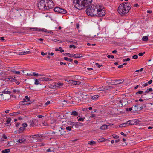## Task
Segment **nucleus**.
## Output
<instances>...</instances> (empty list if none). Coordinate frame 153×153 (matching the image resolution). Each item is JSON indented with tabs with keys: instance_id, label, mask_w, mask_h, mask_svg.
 <instances>
[{
	"instance_id": "obj_22",
	"label": "nucleus",
	"mask_w": 153,
	"mask_h": 153,
	"mask_svg": "<svg viewBox=\"0 0 153 153\" xmlns=\"http://www.w3.org/2000/svg\"><path fill=\"white\" fill-rule=\"evenodd\" d=\"M128 124V123H127V122L126 123H123L122 124H120L119 126V127H125L127 126V125Z\"/></svg>"
},
{
	"instance_id": "obj_60",
	"label": "nucleus",
	"mask_w": 153,
	"mask_h": 153,
	"mask_svg": "<svg viewBox=\"0 0 153 153\" xmlns=\"http://www.w3.org/2000/svg\"><path fill=\"white\" fill-rule=\"evenodd\" d=\"M59 49L61 53L64 51V50L63 49H62V48L61 47H59Z\"/></svg>"
},
{
	"instance_id": "obj_36",
	"label": "nucleus",
	"mask_w": 153,
	"mask_h": 153,
	"mask_svg": "<svg viewBox=\"0 0 153 153\" xmlns=\"http://www.w3.org/2000/svg\"><path fill=\"white\" fill-rule=\"evenodd\" d=\"M59 8L60 7H56L54 9V11L55 12H57L59 13Z\"/></svg>"
},
{
	"instance_id": "obj_20",
	"label": "nucleus",
	"mask_w": 153,
	"mask_h": 153,
	"mask_svg": "<svg viewBox=\"0 0 153 153\" xmlns=\"http://www.w3.org/2000/svg\"><path fill=\"white\" fill-rule=\"evenodd\" d=\"M123 81L124 80H123L119 79L116 80L115 81L116 83H114L113 84H115V85L119 84L122 83L123 82Z\"/></svg>"
},
{
	"instance_id": "obj_56",
	"label": "nucleus",
	"mask_w": 153,
	"mask_h": 153,
	"mask_svg": "<svg viewBox=\"0 0 153 153\" xmlns=\"http://www.w3.org/2000/svg\"><path fill=\"white\" fill-rule=\"evenodd\" d=\"M113 136V135H112ZM113 137L115 139H117L119 138V136L118 135H114V136H113Z\"/></svg>"
},
{
	"instance_id": "obj_61",
	"label": "nucleus",
	"mask_w": 153,
	"mask_h": 153,
	"mask_svg": "<svg viewBox=\"0 0 153 153\" xmlns=\"http://www.w3.org/2000/svg\"><path fill=\"white\" fill-rule=\"evenodd\" d=\"M1 80H0V88L4 85L3 84Z\"/></svg>"
},
{
	"instance_id": "obj_10",
	"label": "nucleus",
	"mask_w": 153,
	"mask_h": 153,
	"mask_svg": "<svg viewBox=\"0 0 153 153\" xmlns=\"http://www.w3.org/2000/svg\"><path fill=\"white\" fill-rule=\"evenodd\" d=\"M38 121V119H33L30 121V125L32 126H36Z\"/></svg>"
},
{
	"instance_id": "obj_49",
	"label": "nucleus",
	"mask_w": 153,
	"mask_h": 153,
	"mask_svg": "<svg viewBox=\"0 0 153 153\" xmlns=\"http://www.w3.org/2000/svg\"><path fill=\"white\" fill-rule=\"evenodd\" d=\"M51 40L54 41L55 42H61L62 41H60V40H56V39H51Z\"/></svg>"
},
{
	"instance_id": "obj_24",
	"label": "nucleus",
	"mask_w": 153,
	"mask_h": 153,
	"mask_svg": "<svg viewBox=\"0 0 153 153\" xmlns=\"http://www.w3.org/2000/svg\"><path fill=\"white\" fill-rule=\"evenodd\" d=\"M20 143H23L26 141V139L25 138H23L22 136H21L20 138Z\"/></svg>"
},
{
	"instance_id": "obj_40",
	"label": "nucleus",
	"mask_w": 153,
	"mask_h": 153,
	"mask_svg": "<svg viewBox=\"0 0 153 153\" xmlns=\"http://www.w3.org/2000/svg\"><path fill=\"white\" fill-rule=\"evenodd\" d=\"M123 100H120L119 101V104H118V106L119 107H122L123 105L122 104V102H123Z\"/></svg>"
},
{
	"instance_id": "obj_62",
	"label": "nucleus",
	"mask_w": 153,
	"mask_h": 153,
	"mask_svg": "<svg viewBox=\"0 0 153 153\" xmlns=\"http://www.w3.org/2000/svg\"><path fill=\"white\" fill-rule=\"evenodd\" d=\"M41 54L42 55H46L47 54V53H45L43 52H41Z\"/></svg>"
},
{
	"instance_id": "obj_46",
	"label": "nucleus",
	"mask_w": 153,
	"mask_h": 153,
	"mask_svg": "<svg viewBox=\"0 0 153 153\" xmlns=\"http://www.w3.org/2000/svg\"><path fill=\"white\" fill-rule=\"evenodd\" d=\"M143 93H144L143 91H138L137 92H136L135 94H137V95L138 94H141Z\"/></svg>"
},
{
	"instance_id": "obj_31",
	"label": "nucleus",
	"mask_w": 153,
	"mask_h": 153,
	"mask_svg": "<svg viewBox=\"0 0 153 153\" xmlns=\"http://www.w3.org/2000/svg\"><path fill=\"white\" fill-rule=\"evenodd\" d=\"M48 88H55L56 89V86L55 84L54 85L50 84L48 85Z\"/></svg>"
},
{
	"instance_id": "obj_30",
	"label": "nucleus",
	"mask_w": 153,
	"mask_h": 153,
	"mask_svg": "<svg viewBox=\"0 0 153 153\" xmlns=\"http://www.w3.org/2000/svg\"><path fill=\"white\" fill-rule=\"evenodd\" d=\"M88 144L91 145H93L94 144H95L96 143L95 141H88Z\"/></svg>"
},
{
	"instance_id": "obj_2",
	"label": "nucleus",
	"mask_w": 153,
	"mask_h": 153,
	"mask_svg": "<svg viewBox=\"0 0 153 153\" xmlns=\"http://www.w3.org/2000/svg\"><path fill=\"white\" fill-rule=\"evenodd\" d=\"M131 7V5L128 2L123 3L118 7L117 9L118 12L121 15H125L129 12Z\"/></svg>"
},
{
	"instance_id": "obj_53",
	"label": "nucleus",
	"mask_w": 153,
	"mask_h": 153,
	"mask_svg": "<svg viewBox=\"0 0 153 153\" xmlns=\"http://www.w3.org/2000/svg\"><path fill=\"white\" fill-rule=\"evenodd\" d=\"M130 59L129 58H127V59H125L123 60V61L124 62L125 61H128L130 60Z\"/></svg>"
},
{
	"instance_id": "obj_37",
	"label": "nucleus",
	"mask_w": 153,
	"mask_h": 153,
	"mask_svg": "<svg viewBox=\"0 0 153 153\" xmlns=\"http://www.w3.org/2000/svg\"><path fill=\"white\" fill-rule=\"evenodd\" d=\"M30 103H25V101H20L19 103V104L20 105H23L30 104Z\"/></svg>"
},
{
	"instance_id": "obj_13",
	"label": "nucleus",
	"mask_w": 153,
	"mask_h": 153,
	"mask_svg": "<svg viewBox=\"0 0 153 153\" xmlns=\"http://www.w3.org/2000/svg\"><path fill=\"white\" fill-rule=\"evenodd\" d=\"M42 137V135L40 134H36L32 136H30V137H32L33 139L36 138V140H41V139H39L38 137Z\"/></svg>"
},
{
	"instance_id": "obj_29",
	"label": "nucleus",
	"mask_w": 153,
	"mask_h": 153,
	"mask_svg": "<svg viewBox=\"0 0 153 153\" xmlns=\"http://www.w3.org/2000/svg\"><path fill=\"white\" fill-rule=\"evenodd\" d=\"M10 149H9L4 150L1 151L2 153H8L10 152Z\"/></svg>"
},
{
	"instance_id": "obj_25",
	"label": "nucleus",
	"mask_w": 153,
	"mask_h": 153,
	"mask_svg": "<svg viewBox=\"0 0 153 153\" xmlns=\"http://www.w3.org/2000/svg\"><path fill=\"white\" fill-rule=\"evenodd\" d=\"M152 91V89L151 88H149L148 89L144 92L145 95H146V94L149 93L150 92H151Z\"/></svg>"
},
{
	"instance_id": "obj_57",
	"label": "nucleus",
	"mask_w": 153,
	"mask_h": 153,
	"mask_svg": "<svg viewBox=\"0 0 153 153\" xmlns=\"http://www.w3.org/2000/svg\"><path fill=\"white\" fill-rule=\"evenodd\" d=\"M58 117H59L61 119H62L64 117V116L63 115V114H62L61 115H59Z\"/></svg>"
},
{
	"instance_id": "obj_11",
	"label": "nucleus",
	"mask_w": 153,
	"mask_h": 153,
	"mask_svg": "<svg viewBox=\"0 0 153 153\" xmlns=\"http://www.w3.org/2000/svg\"><path fill=\"white\" fill-rule=\"evenodd\" d=\"M54 6V4L53 1L51 0H48V9L53 8Z\"/></svg>"
},
{
	"instance_id": "obj_63",
	"label": "nucleus",
	"mask_w": 153,
	"mask_h": 153,
	"mask_svg": "<svg viewBox=\"0 0 153 153\" xmlns=\"http://www.w3.org/2000/svg\"><path fill=\"white\" fill-rule=\"evenodd\" d=\"M145 52H144L143 53H139L138 55L139 56H142L145 53Z\"/></svg>"
},
{
	"instance_id": "obj_1",
	"label": "nucleus",
	"mask_w": 153,
	"mask_h": 153,
	"mask_svg": "<svg viewBox=\"0 0 153 153\" xmlns=\"http://www.w3.org/2000/svg\"><path fill=\"white\" fill-rule=\"evenodd\" d=\"M92 1V0H74L73 3L76 8L81 10L87 7Z\"/></svg>"
},
{
	"instance_id": "obj_41",
	"label": "nucleus",
	"mask_w": 153,
	"mask_h": 153,
	"mask_svg": "<svg viewBox=\"0 0 153 153\" xmlns=\"http://www.w3.org/2000/svg\"><path fill=\"white\" fill-rule=\"evenodd\" d=\"M105 141V139L104 138H101L100 139H99L98 140V141L99 142H104Z\"/></svg>"
},
{
	"instance_id": "obj_8",
	"label": "nucleus",
	"mask_w": 153,
	"mask_h": 153,
	"mask_svg": "<svg viewBox=\"0 0 153 153\" xmlns=\"http://www.w3.org/2000/svg\"><path fill=\"white\" fill-rule=\"evenodd\" d=\"M140 121L138 120H132L127 121L128 123V124L129 125H137L139 123Z\"/></svg>"
},
{
	"instance_id": "obj_26",
	"label": "nucleus",
	"mask_w": 153,
	"mask_h": 153,
	"mask_svg": "<svg viewBox=\"0 0 153 153\" xmlns=\"http://www.w3.org/2000/svg\"><path fill=\"white\" fill-rule=\"evenodd\" d=\"M19 114V112H16L10 113L9 115L10 116L17 115Z\"/></svg>"
},
{
	"instance_id": "obj_45",
	"label": "nucleus",
	"mask_w": 153,
	"mask_h": 153,
	"mask_svg": "<svg viewBox=\"0 0 153 153\" xmlns=\"http://www.w3.org/2000/svg\"><path fill=\"white\" fill-rule=\"evenodd\" d=\"M97 90L98 91H104L103 87H102L99 88L97 89Z\"/></svg>"
},
{
	"instance_id": "obj_44",
	"label": "nucleus",
	"mask_w": 153,
	"mask_h": 153,
	"mask_svg": "<svg viewBox=\"0 0 153 153\" xmlns=\"http://www.w3.org/2000/svg\"><path fill=\"white\" fill-rule=\"evenodd\" d=\"M64 55H66L70 57H72V55L71 54L68 53H65V54H64Z\"/></svg>"
},
{
	"instance_id": "obj_15",
	"label": "nucleus",
	"mask_w": 153,
	"mask_h": 153,
	"mask_svg": "<svg viewBox=\"0 0 153 153\" xmlns=\"http://www.w3.org/2000/svg\"><path fill=\"white\" fill-rule=\"evenodd\" d=\"M69 83L71 84L76 85H79L80 84V82L78 81H76L74 80H70L69 81Z\"/></svg>"
},
{
	"instance_id": "obj_32",
	"label": "nucleus",
	"mask_w": 153,
	"mask_h": 153,
	"mask_svg": "<svg viewBox=\"0 0 153 153\" xmlns=\"http://www.w3.org/2000/svg\"><path fill=\"white\" fill-rule=\"evenodd\" d=\"M148 40V37L147 36H143L142 38V40L144 41H146Z\"/></svg>"
},
{
	"instance_id": "obj_58",
	"label": "nucleus",
	"mask_w": 153,
	"mask_h": 153,
	"mask_svg": "<svg viewBox=\"0 0 153 153\" xmlns=\"http://www.w3.org/2000/svg\"><path fill=\"white\" fill-rule=\"evenodd\" d=\"M95 65H97L98 66V68H100L101 66H103V65H100L99 64H98V63H96Z\"/></svg>"
},
{
	"instance_id": "obj_38",
	"label": "nucleus",
	"mask_w": 153,
	"mask_h": 153,
	"mask_svg": "<svg viewBox=\"0 0 153 153\" xmlns=\"http://www.w3.org/2000/svg\"><path fill=\"white\" fill-rule=\"evenodd\" d=\"M35 84L36 85L39 84V81L37 79H35Z\"/></svg>"
},
{
	"instance_id": "obj_28",
	"label": "nucleus",
	"mask_w": 153,
	"mask_h": 153,
	"mask_svg": "<svg viewBox=\"0 0 153 153\" xmlns=\"http://www.w3.org/2000/svg\"><path fill=\"white\" fill-rule=\"evenodd\" d=\"M81 123L79 122H75V126L76 128H78L81 126Z\"/></svg>"
},
{
	"instance_id": "obj_4",
	"label": "nucleus",
	"mask_w": 153,
	"mask_h": 153,
	"mask_svg": "<svg viewBox=\"0 0 153 153\" xmlns=\"http://www.w3.org/2000/svg\"><path fill=\"white\" fill-rule=\"evenodd\" d=\"M48 5V0H42L37 5L38 7L42 10L47 9Z\"/></svg>"
},
{
	"instance_id": "obj_14",
	"label": "nucleus",
	"mask_w": 153,
	"mask_h": 153,
	"mask_svg": "<svg viewBox=\"0 0 153 153\" xmlns=\"http://www.w3.org/2000/svg\"><path fill=\"white\" fill-rule=\"evenodd\" d=\"M30 30H33L34 31H37L38 32H40L41 31H44V30L42 29H41L39 28H36V27H30L29 28Z\"/></svg>"
},
{
	"instance_id": "obj_33",
	"label": "nucleus",
	"mask_w": 153,
	"mask_h": 153,
	"mask_svg": "<svg viewBox=\"0 0 153 153\" xmlns=\"http://www.w3.org/2000/svg\"><path fill=\"white\" fill-rule=\"evenodd\" d=\"M104 91H105L111 88V87L109 86H106L105 87H103Z\"/></svg>"
},
{
	"instance_id": "obj_23",
	"label": "nucleus",
	"mask_w": 153,
	"mask_h": 153,
	"mask_svg": "<svg viewBox=\"0 0 153 153\" xmlns=\"http://www.w3.org/2000/svg\"><path fill=\"white\" fill-rule=\"evenodd\" d=\"M71 115L77 116L78 115V113L77 111H72L70 113Z\"/></svg>"
},
{
	"instance_id": "obj_6",
	"label": "nucleus",
	"mask_w": 153,
	"mask_h": 153,
	"mask_svg": "<svg viewBox=\"0 0 153 153\" xmlns=\"http://www.w3.org/2000/svg\"><path fill=\"white\" fill-rule=\"evenodd\" d=\"M50 114V117H51L50 118V123L51 124H52V125L51 126V128H53L54 130L56 129V127L57 125L55 126L54 124H53V123H54L55 121L56 120L54 118H51V117H53V116H54V115L52 114L51 115V114ZM51 114H53L52 113H51Z\"/></svg>"
},
{
	"instance_id": "obj_3",
	"label": "nucleus",
	"mask_w": 153,
	"mask_h": 153,
	"mask_svg": "<svg viewBox=\"0 0 153 153\" xmlns=\"http://www.w3.org/2000/svg\"><path fill=\"white\" fill-rule=\"evenodd\" d=\"M97 8L98 7L96 5L93 4L90 6L89 5L86 10V14L88 15L91 16H95L97 14Z\"/></svg>"
},
{
	"instance_id": "obj_16",
	"label": "nucleus",
	"mask_w": 153,
	"mask_h": 153,
	"mask_svg": "<svg viewBox=\"0 0 153 153\" xmlns=\"http://www.w3.org/2000/svg\"><path fill=\"white\" fill-rule=\"evenodd\" d=\"M72 57L75 58H80L83 56L82 54L76 53L74 54L72 56Z\"/></svg>"
},
{
	"instance_id": "obj_27",
	"label": "nucleus",
	"mask_w": 153,
	"mask_h": 153,
	"mask_svg": "<svg viewBox=\"0 0 153 153\" xmlns=\"http://www.w3.org/2000/svg\"><path fill=\"white\" fill-rule=\"evenodd\" d=\"M99 96L98 95H94L91 97V99L92 100H96L99 97Z\"/></svg>"
},
{
	"instance_id": "obj_48",
	"label": "nucleus",
	"mask_w": 153,
	"mask_h": 153,
	"mask_svg": "<svg viewBox=\"0 0 153 153\" xmlns=\"http://www.w3.org/2000/svg\"><path fill=\"white\" fill-rule=\"evenodd\" d=\"M11 120V118H9L7 119L6 120V122L7 123V124H8V123H10V122Z\"/></svg>"
},
{
	"instance_id": "obj_35",
	"label": "nucleus",
	"mask_w": 153,
	"mask_h": 153,
	"mask_svg": "<svg viewBox=\"0 0 153 153\" xmlns=\"http://www.w3.org/2000/svg\"><path fill=\"white\" fill-rule=\"evenodd\" d=\"M64 60H65L68 61H69L70 62H72L73 61V59H69V58H68V57H65L64 58Z\"/></svg>"
},
{
	"instance_id": "obj_39",
	"label": "nucleus",
	"mask_w": 153,
	"mask_h": 153,
	"mask_svg": "<svg viewBox=\"0 0 153 153\" xmlns=\"http://www.w3.org/2000/svg\"><path fill=\"white\" fill-rule=\"evenodd\" d=\"M68 124L70 125L71 126L73 127V126H75V122H72L70 121L69 122Z\"/></svg>"
},
{
	"instance_id": "obj_34",
	"label": "nucleus",
	"mask_w": 153,
	"mask_h": 153,
	"mask_svg": "<svg viewBox=\"0 0 153 153\" xmlns=\"http://www.w3.org/2000/svg\"><path fill=\"white\" fill-rule=\"evenodd\" d=\"M66 41L67 42H70L72 43H74V42L72 41V39H68L66 40Z\"/></svg>"
},
{
	"instance_id": "obj_52",
	"label": "nucleus",
	"mask_w": 153,
	"mask_h": 153,
	"mask_svg": "<svg viewBox=\"0 0 153 153\" xmlns=\"http://www.w3.org/2000/svg\"><path fill=\"white\" fill-rule=\"evenodd\" d=\"M2 93H4V94H10L11 93V92H10V91H4L3 92H2Z\"/></svg>"
},
{
	"instance_id": "obj_54",
	"label": "nucleus",
	"mask_w": 153,
	"mask_h": 153,
	"mask_svg": "<svg viewBox=\"0 0 153 153\" xmlns=\"http://www.w3.org/2000/svg\"><path fill=\"white\" fill-rule=\"evenodd\" d=\"M13 73L17 74H19L20 73V72L19 71H13Z\"/></svg>"
},
{
	"instance_id": "obj_21",
	"label": "nucleus",
	"mask_w": 153,
	"mask_h": 153,
	"mask_svg": "<svg viewBox=\"0 0 153 153\" xmlns=\"http://www.w3.org/2000/svg\"><path fill=\"white\" fill-rule=\"evenodd\" d=\"M9 80L10 81H16V80L15 79V77L10 76L9 78H8Z\"/></svg>"
},
{
	"instance_id": "obj_51",
	"label": "nucleus",
	"mask_w": 153,
	"mask_h": 153,
	"mask_svg": "<svg viewBox=\"0 0 153 153\" xmlns=\"http://www.w3.org/2000/svg\"><path fill=\"white\" fill-rule=\"evenodd\" d=\"M70 48H73V49H75L76 48V47L73 45H70Z\"/></svg>"
},
{
	"instance_id": "obj_42",
	"label": "nucleus",
	"mask_w": 153,
	"mask_h": 153,
	"mask_svg": "<svg viewBox=\"0 0 153 153\" xmlns=\"http://www.w3.org/2000/svg\"><path fill=\"white\" fill-rule=\"evenodd\" d=\"M73 128V126H69L67 127L66 128V129L67 130L71 131V128Z\"/></svg>"
},
{
	"instance_id": "obj_18",
	"label": "nucleus",
	"mask_w": 153,
	"mask_h": 153,
	"mask_svg": "<svg viewBox=\"0 0 153 153\" xmlns=\"http://www.w3.org/2000/svg\"><path fill=\"white\" fill-rule=\"evenodd\" d=\"M30 52L29 51H24L22 52H19V54L20 55H26L29 54L30 53Z\"/></svg>"
},
{
	"instance_id": "obj_64",
	"label": "nucleus",
	"mask_w": 153,
	"mask_h": 153,
	"mask_svg": "<svg viewBox=\"0 0 153 153\" xmlns=\"http://www.w3.org/2000/svg\"><path fill=\"white\" fill-rule=\"evenodd\" d=\"M126 110L127 111H131L132 110V108H130L129 109L128 108H126Z\"/></svg>"
},
{
	"instance_id": "obj_9",
	"label": "nucleus",
	"mask_w": 153,
	"mask_h": 153,
	"mask_svg": "<svg viewBox=\"0 0 153 153\" xmlns=\"http://www.w3.org/2000/svg\"><path fill=\"white\" fill-rule=\"evenodd\" d=\"M22 127L20 128L19 130V133H20L22 132L25 129V128L26 127L27 125L26 123H24L22 124Z\"/></svg>"
},
{
	"instance_id": "obj_50",
	"label": "nucleus",
	"mask_w": 153,
	"mask_h": 153,
	"mask_svg": "<svg viewBox=\"0 0 153 153\" xmlns=\"http://www.w3.org/2000/svg\"><path fill=\"white\" fill-rule=\"evenodd\" d=\"M138 56L137 55H135L132 56V59H136L138 58Z\"/></svg>"
},
{
	"instance_id": "obj_59",
	"label": "nucleus",
	"mask_w": 153,
	"mask_h": 153,
	"mask_svg": "<svg viewBox=\"0 0 153 153\" xmlns=\"http://www.w3.org/2000/svg\"><path fill=\"white\" fill-rule=\"evenodd\" d=\"M107 57L110 58H111L112 59H113L114 58V56L113 55H108L107 56Z\"/></svg>"
},
{
	"instance_id": "obj_7",
	"label": "nucleus",
	"mask_w": 153,
	"mask_h": 153,
	"mask_svg": "<svg viewBox=\"0 0 153 153\" xmlns=\"http://www.w3.org/2000/svg\"><path fill=\"white\" fill-rule=\"evenodd\" d=\"M55 130H58L59 132V134L60 135L63 136L65 134L66 132L64 129L62 128L59 126H56Z\"/></svg>"
},
{
	"instance_id": "obj_43",
	"label": "nucleus",
	"mask_w": 153,
	"mask_h": 153,
	"mask_svg": "<svg viewBox=\"0 0 153 153\" xmlns=\"http://www.w3.org/2000/svg\"><path fill=\"white\" fill-rule=\"evenodd\" d=\"M138 104H137L134 106V108L135 111H136L138 110Z\"/></svg>"
},
{
	"instance_id": "obj_19",
	"label": "nucleus",
	"mask_w": 153,
	"mask_h": 153,
	"mask_svg": "<svg viewBox=\"0 0 153 153\" xmlns=\"http://www.w3.org/2000/svg\"><path fill=\"white\" fill-rule=\"evenodd\" d=\"M59 13L62 14H65L66 13L67 11L63 9L60 8Z\"/></svg>"
},
{
	"instance_id": "obj_55",
	"label": "nucleus",
	"mask_w": 153,
	"mask_h": 153,
	"mask_svg": "<svg viewBox=\"0 0 153 153\" xmlns=\"http://www.w3.org/2000/svg\"><path fill=\"white\" fill-rule=\"evenodd\" d=\"M25 98L26 99V100H27L28 101H30V98L28 97V96H25Z\"/></svg>"
},
{
	"instance_id": "obj_12",
	"label": "nucleus",
	"mask_w": 153,
	"mask_h": 153,
	"mask_svg": "<svg viewBox=\"0 0 153 153\" xmlns=\"http://www.w3.org/2000/svg\"><path fill=\"white\" fill-rule=\"evenodd\" d=\"M55 83L56 89H59L62 87L64 84L63 83L61 82H56Z\"/></svg>"
},
{
	"instance_id": "obj_5",
	"label": "nucleus",
	"mask_w": 153,
	"mask_h": 153,
	"mask_svg": "<svg viewBox=\"0 0 153 153\" xmlns=\"http://www.w3.org/2000/svg\"><path fill=\"white\" fill-rule=\"evenodd\" d=\"M97 14H96L95 16L99 17H102L104 16L105 14V10L97 8Z\"/></svg>"
},
{
	"instance_id": "obj_47",
	"label": "nucleus",
	"mask_w": 153,
	"mask_h": 153,
	"mask_svg": "<svg viewBox=\"0 0 153 153\" xmlns=\"http://www.w3.org/2000/svg\"><path fill=\"white\" fill-rule=\"evenodd\" d=\"M40 75L39 74L36 73V72H34L33 73V76H39Z\"/></svg>"
},
{
	"instance_id": "obj_17",
	"label": "nucleus",
	"mask_w": 153,
	"mask_h": 153,
	"mask_svg": "<svg viewBox=\"0 0 153 153\" xmlns=\"http://www.w3.org/2000/svg\"><path fill=\"white\" fill-rule=\"evenodd\" d=\"M109 125H110L104 124L101 126L100 128L102 130H106Z\"/></svg>"
}]
</instances>
